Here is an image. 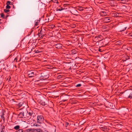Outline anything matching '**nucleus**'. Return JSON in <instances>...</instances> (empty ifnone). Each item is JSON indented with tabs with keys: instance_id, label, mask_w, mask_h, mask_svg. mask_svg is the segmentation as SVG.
<instances>
[{
	"instance_id": "nucleus-22",
	"label": "nucleus",
	"mask_w": 132,
	"mask_h": 132,
	"mask_svg": "<svg viewBox=\"0 0 132 132\" xmlns=\"http://www.w3.org/2000/svg\"><path fill=\"white\" fill-rule=\"evenodd\" d=\"M35 126H39L38 124H36Z\"/></svg>"
},
{
	"instance_id": "nucleus-24",
	"label": "nucleus",
	"mask_w": 132,
	"mask_h": 132,
	"mask_svg": "<svg viewBox=\"0 0 132 132\" xmlns=\"http://www.w3.org/2000/svg\"><path fill=\"white\" fill-rule=\"evenodd\" d=\"M3 127L2 128L3 129V128H4V126H3Z\"/></svg>"
},
{
	"instance_id": "nucleus-28",
	"label": "nucleus",
	"mask_w": 132,
	"mask_h": 132,
	"mask_svg": "<svg viewBox=\"0 0 132 132\" xmlns=\"http://www.w3.org/2000/svg\"><path fill=\"white\" fill-rule=\"evenodd\" d=\"M103 13H104V12H103Z\"/></svg>"
},
{
	"instance_id": "nucleus-29",
	"label": "nucleus",
	"mask_w": 132,
	"mask_h": 132,
	"mask_svg": "<svg viewBox=\"0 0 132 132\" xmlns=\"http://www.w3.org/2000/svg\"><path fill=\"white\" fill-rule=\"evenodd\" d=\"M1 20V19H0V21ZM0 23H1V22H0Z\"/></svg>"
},
{
	"instance_id": "nucleus-14",
	"label": "nucleus",
	"mask_w": 132,
	"mask_h": 132,
	"mask_svg": "<svg viewBox=\"0 0 132 132\" xmlns=\"http://www.w3.org/2000/svg\"><path fill=\"white\" fill-rule=\"evenodd\" d=\"M1 17L4 18V15L3 13H1Z\"/></svg>"
},
{
	"instance_id": "nucleus-2",
	"label": "nucleus",
	"mask_w": 132,
	"mask_h": 132,
	"mask_svg": "<svg viewBox=\"0 0 132 132\" xmlns=\"http://www.w3.org/2000/svg\"><path fill=\"white\" fill-rule=\"evenodd\" d=\"M37 122L41 123L40 121H43V117L42 116H38L37 118Z\"/></svg>"
},
{
	"instance_id": "nucleus-5",
	"label": "nucleus",
	"mask_w": 132,
	"mask_h": 132,
	"mask_svg": "<svg viewBox=\"0 0 132 132\" xmlns=\"http://www.w3.org/2000/svg\"><path fill=\"white\" fill-rule=\"evenodd\" d=\"M36 131L37 132H42V130L40 128L37 129Z\"/></svg>"
},
{
	"instance_id": "nucleus-12",
	"label": "nucleus",
	"mask_w": 132,
	"mask_h": 132,
	"mask_svg": "<svg viewBox=\"0 0 132 132\" xmlns=\"http://www.w3.org/2000/svg\"><path fill=\"white\" fill-rule=\"evenodd\" d=\"M23 130L22 129H19L18 131V132H23Z\"/></svg>"
},
{
	"instance_id": "nucleus-25",
	"label": "nucleus",
	"mask_w": 132,
	"mask_h": 132,
	"mask_svg": "<svg viewBox=\"0 0 132 132\" xmlns=\"http://www.w3.org/2000/svg\"><path fill=\"white\" fill-rule=\"evenodd\" d=\"M8 16V15H7V16H6V18H7V17Z\"/></svg>"
},
{
	"instance_id": "nucleus-17",
	"label": "nucleus",
	"mask_w": 132,
	"mask_h": 132,
	"mask_svg": "<svg viewBox=\"0 0 132 132\" xmlns=\"http://www.w3.org/2000/svg\"><path fill=\"white\" fill-rule=\"evenodd\" d=\"M126 27L124 29L122 30L121 31H124L126 29Z\"/></svg>"
},
{
	"instance_id": "nucleus-20",
	"label": "nucleus",
	"mask_w": 132,
	"mask_h": 132,
	"mask_svg": "<svg viewBox=\"0 0 132 132\" xmlns=\"http://www.w3.org/2000/svg\"><path fill=\"white\" fill-rule=\"evenodd\" d=\"M20 114L21 115H23V116H24V115H23V113H20Z\"/></svg>"
},
{
	"instance_id": "nucleus-7",
	"label": "nucleus",
	"mask_w": 132,
	"mask_h": 132,
	"mask_svg": "<svg viewBox=\"0 0 132 132\" xmlns=\"http://www.w3.org/2000/svg\"><path fill=\"white\" fill-rule=\"evenodd\" d=\"M4 11L6 13H7L9 12L10 11L9 10L4 9Z\"/></svg>"
},
{
	"instance_id": "nucleus-15",
	"label": "nucleus",
	"mask_w": 132,
	"mask_h": 132,
	"mask_svg": "<svg viewBox=\"0 0 132 132\" xmlns=\"http://www.w3.org/2000/svg\"><path fill=\"white\" fill-rule=\"evenodd\" d=\"M131 95H132L131 94H130V95H129V96H128V98H131Z\"/></svg>"
},
{
	"instance_id": "nucleus-1",
	"label": "nucleus",
	"mask_w": 132,
	"mask_h": 132,
	"mask_svg": "<svg viewBox=\"0 0 132 132\" xmlns=\"http://www.w3.org/2000/svg\"><path fill=\"white\" fill-rule=\"evenodd\" d=\"M27 73L29 76V77L30 78L34 77L36 75V74H35L34 72L31 71L28 72Z\"/></svg>"
},
{
	"instance_id": "nucleus-16",
	"label": "nucleus",
	"mask_w": 132,
	"mask_h": 132,
	"mask_svg": "<svg viewBox=\"0 0 132 132\" xmlns=\"http://www.w3.org/2000/svg\"><path fill=\"white\" fill-rule=\"evenodd\" d=\"M17 59L16 58H15V59L14 60V61H15L16 62H17Z\"/></svg>"
},
{
	"instance_id": "nucleus-19",
	"label": "nucleus",
	"mask_w": 132,
	"mask_h": 132,
	"mask_svg": "<svg viewBox=\"0 0 132 132\" xmlns=\"http://www.w3.org/2000/svg\"><path fill=\"white\" fill-rule=\"evenodd\" d=\"M29 114L30 115V116H31L32 115V113H31L29 112Z\"/></svg>"
},
{
	"instance_id": "nucleus-6",
	"label": "nucleus",
	"mask_w": 132,
	"mask_h": 132,
	"mask_svg": "<svg viewBox=\"0 0 132 132\" xmlns=\"http://www.w3.org/2000/svg\"><path fill=\"white\" fill-rule=\"evenodd\" d=\"M56 46L58 47L59 48H60L62 47L61 45L60 44H58L56 45Z\"/></svg>"
},
{
	"instance_id": "nucleus-10",
	"label": "nucleus",
	"mask_w": 132,
	"mask_h": 132,
	"mask_svg": "<svg viewBox=\"0 0 132 132\" xmlns=\"http://www.w3.org/2000/svg\"><path fill=\"white\" fill-rule=\"evenodd\" d=\"M63 10V9L62 8H61V9H59L56 10V11H61L62 10Z\"/></svg>"
},
{
	"instance_id": "nucleus-21",
	"label": "nucleus",
	"mask_w": 132,
	"mask_h": 132,
	"mask_svg": "<svg viewBox=\"0 0 132 132\" xmlns=\"http://www.w3.org/2000/svg\"><path fill=\"white\" fill-rule=\"evenodd\" d=\"M27 132H31V130H28V129L27 130Z\"/></svg>"
},
{
	"instance_id": "nucleus-23",
	"label": "nucleus",
	"mask_w": 132,
	"mask_h": 132,
	"mask_svg": "<svg viewBox=\"0 0 132 132\" xmlns=\"http://www.w3.org/2000/svg\"><path fill=\"white\" fill-rule=\"evenodd\" d=\"M1 132H4V131L3 130H2L1 131Z\"/></svg>"
},
{
	"instance_id": "nucleus-4",
	"label": "nucleus",
	"mask_w": 132,
	"mask_h": 132,
	"mask_svg": "<svg viewBox=\"0 0 132 132\" xmlns=\"http://www.w3.org/2000/svg\"><path fill=\"white\" fill-rule=\"evenodd\" d=\"M36 130H37V129H28V130H31V132H34L35 131H36Z\"/></svg>"
},
{
	"instance_id": "nucleus-3",
	"label": "nucleus",
	"mask_w": 132,
	"mask_h": 132,
	"mask_svg": "<svg viewBox=\"0 0 132 132\" xmlns=\"http://www.w3.org/2000/svg\"><path fill=\"white\" fill-rule=\"evenodd\" d=\"M14 129L16 130L19 129L20 128V126H17L14 127Z\"/></svg>"
},
{
	"instance_id": "nucleus-18",
	"label": "nucleus",
	"mask_w": 132,
	"mask_h": 132,
	"mask_svg": "<svg viewBox=\"0 0 132 132\" xmlns=\"http://www.w3.org/2000/svg\"><path fill=\"white\" fill-rule=\"evenodd\" d=\"M36 52L37 53H38L39 52L38 50H37L36 51Z\"/></svg>"
},
{
	"instance_id": "nucleus-27",
	"label": "nucleus",
	"mask_w": 132,
	"mask_h": 132,
	"mask_svg": "<svg viewBox=\"0 0 132 132\" xmlns=\"http://www.w3.org/2000/svg\"><path fill=\"white\" fill-rule=\"evenodd\" d=\"M35 25H37V23L36 22V24H35Z\"/></svg>"
},
{
	"instance_id": "nucleus-13",
	"label": "nucleus",
	"mask_w": 132,
	"mask_h": 132,
	"mask_svg": "<svg viewBox=\"0 0 132 132\" xmlns=\"http://www.w3.org/2000/svg\"><path fill=\"white\" fill-rule=\"evenodd\" d=\"M69 125V123L68 122H66L65 123V126L67 127L68 126V125Z\"/></svg>"
},
{
	"instance_id": "nucleus-26",
	"label": "nucleus",
	"mask_w": 132,
	"mask_h": 132,
	"mask_svg": "<svg viewBox=\"0 0 132 132\" xmlns=\"http://www.w3.org/2000/svg\"><path fill=\"white\" fill-rule=\"evenodd\" d=\"M107 19L108 20H110V19Z\"/></svg>"
},
{
	"instance_id": "nucleus-9",
	"label": "nucleus",
	"mask_w": 132,
	"mask_h": 132,
	"mask_svg": "<svg viewBox=\"0 0 132 132\" xmlns=\"http://www.w3.org/2000/svg\"><path fill=\"white\" fill-rule=\"evenodd\" d=\"M81 86V84H78L76 86V87H80Z\"/></svg>"
},
{
	"instance_id": "nucleus-11",
	"label": "nucleus",
	"mask_w": 132,
	"mask_h": 132,
	"mask_svg": "<svg viewBox=\"0 0 132 132\" xmlns=\"http://www.w3.org/2000/svg\"><path fill=\"white\" fill-rule=\"evenodd\" d=\"M6 7L7 9H9L10 8V6H9V5H7Z\"/></svg>"
},
{
	"instance_id": "nucleus-8",
	"label": "nucleus",
	"mask_w": 132,
	"mask_h": 132,
	"mask_svg": "<svg viewBox=\"0 0 132 132\" xmlns=\"http://www.w3.org/2000/svg\"><path fill=\"white\" fill-rule=\"evenodd\" d=\"M11 2L10 1H7L6 3V4L7 5H11Z\"/></svg>"
}]
</instances>
